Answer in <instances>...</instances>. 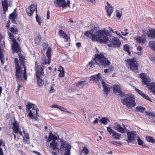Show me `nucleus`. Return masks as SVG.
Returning <instances> with one entry per match:
<instances>
[{
  "mask_svg": "<svg viewBox=\"0 0 155 155\" xmlns=\"http://www.w3.org/2000/svg\"><path fill=\"white\" fill-rule=\"evenodd\" d=\"M130 48L127 45H124V49L127 52H128L129 55L131 54V52L129 50Z\"/></svg>",
  "mask_w": 155,
  "mask_h": 155,
  "instance_id": "nucleus-40",
  "label": "nucleus"
},
{
  "mask_svg": "<svg viewBox=\"0 0 155 155\" xmlns=\"http://www.w3.org/2000/svg\"><path fill=\"white\" fill-rule=\"evenodd\" d=\"M35 18L36 21L38 22V24L40 25L41 23V19L40 17H38L37 13H36V14Z\"/></svg>",
  "mask_w": 155,
  "mask_h": 155,
  "instance_id": "nucleus-43",
  "label": "nucleus"
},
{
  "mask_svg": "<svg viewBox=\"0 0 155 155\" xmlns=\"http://www.w3.org/2000/svg\"><path fill=\"white\" fill-rule=\"evenodd\" d=\"M82 152L85 153L86 155H87L88 153L89 150L86 147L84 146L83 148Z\"/></svg>",
  "mask_w": 155,
  "mask_h": 155,
  "instance_id": "nucleus-47",
  "label": "nucleus"
},
{
  "mask_svg": "<svg viewBox=\"0 0 155 155\" xmlns=\"http://www.w3.org/2000/svg\"><path fill=\"white\" fill-rule=\"evenodd\" d=\"M8 0H2L1 1L2 5L5 14L6 12L8 11Z\"/></svg>",
  "mask_w": 155,
  "mask_h": 155,
  "instance_id": "nucleus-23",
  "label": "nucleus"
},
{
  "mask_svg": "<svg viewBox=\"0 0 155 155\" xmlns=\"http://www.w3.org/2000/svg\"><path fill=\"white\" fill-rule=\"evenodd\" d=\"M3 56H4V55L3 54H2V52H0V58L1 59V62L2 64L4 63V62L3 61H2V58H3Z\"/></svg>",
  "mask_w": 155,
  "mask_h": 155,
  "instance_id": "nucleus-53",
  "label": "nucleus"
},
{
  "mask_svg": "<svg viewBox=\"0 0 155 155\" xmlns=\"http://www.w3.org/2000/svg\"><path fill=\"white\" fill-rule=\"evenodd\" d=\"M135 90L144 99L148 100L151 102L152 101V100L148 96L147 94L144 93L142 91L136 88H135Z\"/></svg>",
  "mask_w": 155,
  "mask_h": 155,
  "instance_id": "nucleus-21",
  "label": "nucleus"
},
{
  "mask_svg": "<svg viewBox=\"0 0 155 155\" xmlns=\"http://www.w3.org/2000/svg\"><path fill=\"white\" fill-rule=\"evenodd\" d=\"M50 12L48 10L47 12V18L48 19H49L50 18Z\"/></svg>",
  "mask_w": 155,
  "mask_h": 155,
  "instance_id": "nucleus-57",
  "label": "nucleus"
},
{
  "mask_svg": "<svg viewBox=\"0 0 155 155\" xmlns=\"http://www.w3.org/2000/svg\"><path fill=\"white\" fill-rule=\"evenodd\" d=\"M12 49L13 54L15 52L18 53L21 51L20 46L17 41L13 42L12 46Z\"/></svg>",
  "mask_w": 155,
  "mask_h": 155,
  "instance_id": "nucleus-17",
  "label": "nucleus"
},
{
  "mask_svg": "<svg viewBox=\"0 0 155 155\" xmlns=\"http://www.w3.org/2000/svg\"><path fill=\"white\" fill-rule=\"evenodd\" d=\"M110 143L116 146H121L122 145L121 143L116 141H111Z\"/></svg>",
  "mask_w": 155,
  "mask_h": 155,
  "instance_id": "nucleus-46",
  "label": "nucleus"
},
{
  "mask_svg": "<svg viewBox=\"0 0 155 155\" xmlns=\"http://www.w3.org/2000/svg\"><path fill=\"white\" fill-rule=\"evenodd\" d=\"M38 113L37 112H36V113L35 114V118L36 120H38Z\"/></svg>",
  "mask_w": 155,
  "mask_h": 155,
  "instance_id": "nucleus-60",
  "label": "nucleus"
},
{
  "mask_svg": "<svg viewBox=\"0 0 155 155\" xmlns=\"http://www.w3.org/2000/svg\"><path fill=\"white\" fill-rule=\"evenodd\" d=\"M135 136V134L133 133V132H127V137L128 139L127 140V141L128 143L133 142Z\"/></svg>",
  "mask_w": 155,
  "mask_h": 155,
  "instance_id": "nucleus-19",
  "label": "nucleus"
},
{
  "mask_svg": "<svg viewBox=\"0 0 155 155\" xmlns=\"http://www.w3.org/2000/svg\"><path fill=\"white\" fill-rule=\"evenodd\" d=\"M8 35L10 38L12 40L13 42L16 41L15 39L14 38V36L13 33L9 32L8 33Z\"/></svg>",
  "mask_w": 155,
  "mask_h": 155,
  "instance_id": "nucleus-42",
  "label": "nucleus"
},
{
  "mask_svg": "<svg viewBox=\"0 0 155 155\" xmlns=\"http://www.w3.org/2000/svg\"><path fill=\"white\" fill-rule=\"evenodd\" d=\"M59 74V76L61 78H63L64 76V71H60Z\"/></svg>",
  "mask_w": 155,
  "mask_h": 155,
  "instance_id": "nucleus-51",
  "label": "nucleus"
},
{
  "mask_svg": "<svg viewBox=\"0 0 155 155\" xmlns=\"http://www.w3.org/2000/svg\"><path fill=\"white\" fill-rule=\"evenodd\" d=\"M149 46L155 51V41H151L149 42Z\"/></svg>",
  "mask_w": 155,
  "mask_h": 155,
  "instance_id": "nucleus-37",
  "label": "nucleus"
},
{
  "mask_svg": "<svg viewBox=\"0 0 155 155\" xmlns=\"http://www.w3.org/2000/svg\"><path fill=\"white\" fill-rule=\"evenodd\" d=\"M51 48L50 47H48V48L46 52V55L47 58V59H46L45 56L41 58L42 62L41 63V64L42 66H43L45 65L48 64L49 65L50 64L51 60Z\"/></svg>",
  "mask_w": 155,
  "mask_h": 155,
  "instance_id": "nucleus-6",
  "label": "nucleus"
},
{
  "mask_svg": "<svg viewBox=\"0 0 155 155\" xmlns=\"http://www.w3.org/2000/svg\"><path fill=\"white\" fill-rule=\"evenodd\" d=\"M10 33H12L14 34H17L18 32V29L16 28L11 27L9 29Z\"/></svg>",
  "mask_w": 155,
  "mask_h": 155,
  "instance_id": "nucleus-36",
  "label": "nucleus"
},
{
  "mask_svg": "<svg viewBox=\"0 0 155 155\" xmlns=\"http://www.w3.org/2000/svg\"><path fill=\"white\" fill-rule=\"evenodd\" d=\"M138 143L139 145H142L143 144V142L142 140L139 137L137 139Z\"/></svg>",
  "mask_w": 155,
  "mask_h": 155,
  "instance_id": "nucleus-50",
  "label": "nucleus"
},
{
  "mask_svg": "<svg viewBox=\"0 0 155 155\" xmlns=\"http://www.w3.org/2000/svg\"><path fill=\"white\" fill-rule=\"evenodd\" d=\"M123 105H125L129 109H131L136 105L135 99L134 96L132 94H127L125 97L121 100Z\"/></svg>",
  "mask_w": 155,
  "mask_h": 155,
  "instance_id": "nucleus-3",
  "label": "nucleus"
},
{
  "mask_svg": "<svg viewBox=\"0 0 155 155\" xmlns=\"http://www.w3.org/2000/svg\"><path fill=\"white\" fill-rule=\"evenodd\" d=\"M146 139L147 141L150 143H155V140L149 136H147L146 137Z\"/></svg>",
  "mask_w": 155,
  "mask_h": 155,
  "instance_id": "nucleus-34",
  "label": "nucleus"
},
{
  "mask_svg": "<svg viewBox=\"0 0 155 155\" xmlns=\"http://www.w3.org/2000/svg\"><path fill=\"white\" fill-rule=\"evenodd\" d=\"M41 40V37L40 35H38L36 37L35 39V43L39 45L40 44Z\"/></svg>",
  "mask_w": 155,
  "mask_h": 155,
  "instance_id": "nucleus-38",
  "label": "nucleus"
},
{
  "mask_svg": "<svg viewBox=\"0 0 155 155\" xmlns=\"http://www.w3.org/2000/svg\"><path fill=\"white\" fill-rule=\"evenodd\" d=\"M58 108H59V109L61 111H63L64 112H67V113H69V114L71 113V112L68 111L67 110V109H65V108H64V107H62L60 106V107H58Z\"/></svg>",
  "mask_w": 155,
  "mask_h": 155,
  "instance_id": "nucleus-45",
  "label": "nucleus"
},
{
  "mask_svg": "<svg viewBox=\"0 0 155 155\" xmlns=\"http://www.w3.org/2000/svg\"><path fill=\"white\" fill-rule=\"evenodd\" d=\"M135 90L144 99L148 100L151 102L152 101V100L148 96L147 94L144 93L142 91L136 88H135Z\"/></svg>",
  "mask_w": 155,
  "mask_h": 155,
  "instance_id": "nucleus-22",
  "label": "nucleus"
},
{
  "mask_svg": "<svg viewBox=\"0 0 155 155\" xmlns=\"http://www.w3.org/2000/svg\"><path fill=\"white\" fill-rule=\"evenodd\" d=\"M95 64H96L95 61H93V60H92V61L89 62L87 65L89 66L90 68H92L94 67Z\"/></svg>",
  "mask_w": 155,
  "mask_h": 155,
  "instance_id": "nucleus-41",
  "label": "nucleus"
},
{
  "mask_svg": "<svg viewBox=\"0 0 155 155\" xmlns=\"http://www.w3.org/2000/svg\"><path fill=\"white\" fill-rule=\"evenodd\" d=\"M32 152L37 154L38 155H41V154L39 152L37 151L33 150Z\"/></svg>",
  "mask_w": 155,
  "mask_h": 155,
  "instance_id": "nucleus-59",
  "label": "nucleus"
},
{
  "mask_svg": "<svg viewBox=\"0 0 155 155\" xmlns=\"http://www.w3.org/2000/svg\"><path fill=\"white\" fill-rule=\"evenodd\" d=\"M32 105L33 104L30 103H28L26 105V107L28 109V111L30 110H29L32 108Z\"/></svg>",
  "mask_w": 155,
  "mask_h": 155,
  "instance_id": "nucleus-49",
  "label": "nucleus"
},
{
  "mask_svg": "<svg viewBox=\"0 0 155 155\" xmlns=\"http://www.w3.org/2000/svg\"><path fill=\"white\" fill-rule=\"evenodd\" d=\"M58 34L60 37L64 39V41L67 42L70 40V36L67 35V34L62 30L58 31Z\"/></svg>",
  "mask_w": 155,
  "mask_h": 155,
  "instance_id": "nucleus-18",
  "label": "nucleus"
},
{
  "mask_svg": "<svg viewBox=\"0 0 155 155\" xmlns=\"http://www.w3.org/2000/svg\"><path fill=\"white\" fill-rule=\"evenodd\" d=\"M107 118L103 117L102 118L100 121L101 122V123L104 125H106L107 124Z\"/></svg>",
  "mask_w": 155,
  "mask_h": 155,
  "instance_id": "nucleus-44",
  "label": "nucleus"
},
{
  "mask_svg": "<svg viewBox=\"0 0 155 155\" xmlns=\"http://www.w3.org/2000/svg\"><path fill=\"white\" fill-rule=\"evenodd\" d=\"M107 131L110 134H112L113 137L115 139L119 140L120 139L121 135L113 130L110 127H108L107 128Z\"/></svg>",
  "mask_w": 155,
  "mask_h": 155,
  "instance_id": "nucleus-15",
  "label": "nucleus"
},
{
  "mask_svg": "<svg viewBox=\"0 0 155 155\" xmlns=\"http://www.w3.org/2000/svg\"><path fill=\"white\" fill-rule=\"evenodd\" d=\"M108 69L109 70V72H110L111 73H112L113 70V68L112 66H111L109 68V69Z\"/></svg>",
  "mask_w": 155,
  "mask_h": 155,
  "instance_id": "nucleus-58",
  "label": "nucleus"
},
{
  "mask_svg": "<svg viewBox=\"0 0 155 155\" xmlns=\"http://www.w3.org/2000/svg\"><path fill=\"white\" fill-rule=\"evenodd\" d=\"M87 82L86 81H79L77 83L76 85L77 87H79L80 86H81L82 87L85 85L87 84Z\"/></svg>",
  "mask_w": 155,
  "mask_h": 155,
  "instance_id": "nucleus-33",
  "label": "nucleus"
},
{
  "mask_svg": "<svg viewBox=\"0 0 155 155\" xmlns=\"http://www.w3.org/2000/svg\"><path fill=\"white\" fill-rule=\"evenodd\" d=\"M35 11L36 14L37 13L38 10L37 5L34 4H31L26 10L28 15L29 16H32Z\"/></svg>",
  "mask_w": 155,
  "mask_h": 155,
  "instance_id": "nucleus-10",
  "label": "nucleus"
},
{
  "mask_svg": "<svg viewBox=\"0 0 155 155\" xmlns=\"http://www.w3.org/2000/svg\"><path fill=\"white\" fill-rule=\"evenodd\" d=\"M97 30L93 28L90 31H87L84 32L85 36L91 39L93 41H97L101 43L107 42L108 39L106 38L107 31L102 30L98 31V34L96 35L95 34Z\"/></svg>",
  "mask_w": 155,
  "mask_h": 155,
  "instance_id": "nucleus-1",
  "label": "nucleus"
},
{
  "mask_svg": "<svg viewBox=\"0 0 155 155\" xmlns=\"http://www.w3.org/2000/svg\"><path fill=\"white\" fill-rule=\"evenodd\" d=\"M19 60L21 65L23 67L25 65V57L22 54L19 53L18 54Z\"/></svg>",
  "mask_w": 155,
  "mask_h": 155,
  "instance_id": "nucleus-25",
  "label": "nucleus"
},
{
  "mask_svg": "<svg viewBox=\"0 0 155 155\" xmlns=\"http://www.w3.org/2000/svg\"><path fill=\"white\" fill-rule=\"evenodd\" d=\"M136 41L139 44H144L146 41V37L145 36H137L136 38Z\"/></svg>",
  "mask_w": 155,
  "mask_h": 155,
  "instance_id": "nucleus-20",
  "label": "nucleus"
},
{
  "mask_svg": "<svg viewBox=\"0 0 155 155\" xmlns=\"http://www.w3.org/2000/svg\"><path fill=\"white\" fill-rule=\"evenodd\" d=\"M116 16L118 18H120L121 16V15L119 12H117L116 13Z\"/></svg>",
  "mask_w": 155,
  "mask_h": 155,
  "instance_id": "nucleus-61",
  "label": "nucleus"
},
{
  "mask_svg": "<svg viewBox=\"0 0 155 155\" xmlns=\"http://www.w3.org/2000/svg\"><path fill=\"white\" fill-rule=\"evenodd\" d=\"M108 32L107 31L106 38L108 39L107 42L104 43H110L108 45V46L110 47H113L114 48H119L120 47L121 43L117 38L115 37H112V36H110L108 37Z\"/></svg>",
  "mask_w": 155,
  "mask_h": 155,
  "instance_id": "nucleus-5",
  "label": "nucleus"
},
{
  "mask_svg": "<svg viewBox=\"0 0 155 155\" xmlns=\"http://www.w3.org/2000/svg\"><path fill=\"white\" fill-rule=\"evenodd\" d=\"M32 111H34L36 113V112H37L39 111L37 107V106H35V105L33 104V105H32Z\"/></svg>",
  "mask_w": 155,
  "mask_h": 155,
  "instance_id": "nucleus-48",
  "label": "nucleus"
},
{
  "mask_svg": "<svg viewBox=\"0 0 155 155\" xmlns=\"http://www.w3.org/2000/svg\"><path fill=\"white\" fill-rule=\"evenodd\" d=\"M140 78L142 79V82L147 85L148 88L150 91L152 92L153 94H154L155 93V83H149L150 79L147 77L145 74L141 73L140 74Z\"/></svg>",
  "mask_w": 155,
  "mask_h": 155,
  "instance_id": "nucleus-4",
  "label": "nucleus"
},
{
  "mask_svg": "<svg viewBox=\"0 0 155 155\" xmlns=\"http://www.w3.org/2000/svg\"><path fill=\"white\" fill-rule=\"evenodd\" d=\"M14 62L16 66L15 75L17 78L18 79L21 78V77L22 74V71H21V68L19 65L18 58H15Z\"/></svg>",
  "mask_w": 155,
  "mask_h": 155,
  "instance_id": "nucleus-9",
  "label": "nucleus"
},
{
  "mask_svg": "<svg viewBox=\"0 0 155 155\" xmlns=\"http://www.w3.org/2000/svg\"><path fill=\"white\" fill-rule=\"evenodd\" d=\"M92 60L95 61L96 64L100 67L104 68L109 66L111 63L108 59L105 57L103 53L95 54Z\"/></svg>",
  "mask_w": 155,
  "mask_h": 155,
  "instance_id": "nucleus-2",
  "label": "nucleus"
},
{
  "mask_svg": "<svg viewBox=\"0 0 155 155\" xmlns=\"http://www.w3.org/2000/svg\"><path fill=\"white\" fill-rule=\"evenodd\" d=\"M48 45L47 44L44 43L43 45V49H46Z\"/></svg>",
  "mask_w": 155,
  "mask_h": 155,
  "instance_id": "nucleus-63",
  "label": "nucleus"
},
{
  "mask_svg": "<svg viewBox=\"0 0 155 155\" xmlns=\"http://www.w3.org/2000/svg\"><path fill=\"white\" fill-rule=\"evenodd\" d=\"M54 3L56 7L66 8V4L65 0H55L54 1Z\"/></svg>",
  "mask_w": 155,
  "mask_h": 155,
  "instance_id": "nucleus-14",
  "label": "nucleus"
},
{
  "mask_svg": "<svg viewBox=\"0 0 155 155\" xmlns=\"http://www.w3.org/2000/svg\"><path fill=\"white\" fill-rule=\"evenodd\" d=\"M28 112L29 113L28 116L29 117V118L32 119H35V111L29 110Z\"/></svg>",
  "mask_w": 155,
  "mask_h": 155,
  "instance_id": "nucleus-31",
  "label": "nucleus"
},
{
  "mask_svg": "<svg viewBox=\"0 0 155 155\" xmlns=\"http://www.w3.org/2000/svg\"><path fill=\"white\" fill-rule=\"evenodd\" d=\"M114 129L117 131L121 133H124L125 132V130L122 127L120 124H118L117 123L116 124V125L114 127Z\"/></svg>",
  "mask_w": 155,
  "mask_h": 155,
  "instance_id": "nucleus-26",
  "label": "nucleus"
},
{
  "mask_svg": "<svg viewBox=\"0 0 155 155\" xmlns=\"http://www.w3.org/2000/svg\"><path fill=\"white\" fill-rule=\"evenodd\" d=\"M58 144V142H56L55 140H53L50 143V146L51 148H52L53 150H55L57 149Z\"/></svg>",
  "mask_w": 155,
  "mask_h": 155,
  "instance_id": "nucleus-30",
  "label": "nucleus"
},
{
  "mask_svg": "<svg viewBox=\"0 0 155 155\" xmlns=\"http://www.w3.org/2000/svg\"><path fill=\"white\" fill-rule=\"evenodd\" d=\"M92 79H93L94 81L97 82L99 81V80L101 78V74L99 73L96 75H94L91 76Z\"/></svg>",
  "mask_w": 155,
  "mask_h": 155,
  "instance_id": "nucleus-28",
  "label": "nucleus"
},
{
  "mask_svg": "<svg viewBox=\"0 0 155 155\" xmlns=\"http://www.w3.org/2000/svg\"><path fill=\"white\" fill-rule=\"evenodd\" d=\"M58 71H64V70L63 67L61 66H60Z\"/></svg>",
  "mask_w": 155,
  "mask_h": 155,
  "instance_id": "nucleus-52",
  "label": "nucleus"
},
{
  "mask_svg": "<svg viewBox=\"0 0 155 155\" xmlns=\"http://www.w3.org/2000/svg\"><path fill=\"white\" fill-rule=\"evenodd\" d=\"M17 16V15H15V14L14 12L11 13L10 15L9 18L12 19V22L14 23H16L15 18Z\"/></svg>",
  "mask_w": 155,
  "mask_h": 155,
  "instance_id": "nucleus-32",
  "label": "nucleus"
},
{
  "mask_svg": "<svg viewBox=\"0 0 155 155\" xmlns=\"http://www.w3.org/2000/svg\"><path fill=\"white\" fill-rule=\"evenodd\" d=\"M142 49V48L140 46H138L137 48V50L140 51H141Z\"/></svg>",
  "mask_w": 155,
  "mask_h": 155,
  "instance_id": "nucleus-62",
  "label": "nucleus"
},
{
  "mask_svg": "<svg viewBox=\"0 0 155 155\" xmlns=\"http://www.w3.org/2000/svg\"><path fill=\"white\" fill-rule=\"evenodd\" d=\"M146 114L147 115H148L149 116H152L153 114V113L151 112H146Z\"/></svg>",
  "mask_w": 155,
  "mask_h": 155,
  "instance_id": "nucleus-56",
  "label": "nucleus"
},
{
  "mask_svg": "<svg viewBox=\"0 0 155 155\" xmlns=\"http://www.w3.org/2000/svg\"><path fill=\"white\" fill-rule=\"evenodd\" d=\"M35 70L36 72V77H41L44 74L43 68L38 64L37 61H35Z\"/></svg>",
  "mask_w": 155,
  "mask_h": 155,
  "instance_id": "nucleus-12",
  "label": "nucleus"
},
{
  "mask_svg": "<svg viewBox=\"0 0 155 155\" xmlns=\"http://www.w3.org/2000/svg\"><path fill=\"white\" fill-rule=\"evenodd\" d=\"M146 109L144 107L141 106L137 107L136 108V110L137 111H140V112H143Z\"/></svg>",
  "mask_w": 155,
  "mask_h": 155,
  "instance_id": "nucleus-39",
  "label": "nucleus"
},
{
  "mask_svg": "<svg viewBox=\"0 0 155 155\" xmlns=\"http://www.w3.org/2000/svg\"><path fill=\"white\" fill-rule=\"evenodd\" d=\"M149 31L147 34L148 37L151 39L155 38V30L153 29H150Z\"/></svg>",
  "mask_w": 155,
  "mask_h": 155,
  "instance_id": "nucleus-27",
  "label": "nucleus"
},
{
  "mask_svg": "<svg viewBox=\"0 0 155 155\" xmlns=\"http://www.w3.org/2000/svg\"><path fill=\"white\" fill-rule=\"evenodd\" d=\"M61 142L60 150L61 151L65 150L64 155H70L71 148L70 145L67 143L66 141H64L62 140H61Z\"/></svg>",
  "mask_w": 155,
  "mask_h": 155,
  "instance_id": "nucleus-8",
  "label": "nucleus"
},
{
  "mask_svg": "<svg viewBox=\"0 0 155 155\" xmlns=\"http://www.w3.org/2000/svg\"><path fill=\"white\" fill-rule=\"evenodd\" d=\"M106 4L107 6H105V9L107 15L110 17L113 12V9L111 5L108 2H107Z\"/></svg>",
  "mask_w": 155,
  "mask_h": 155,
  "instance_id": "nucleus-24",
  "label": "nucleus"
},
{
  "mask_svg": "<svg viewBox=\"0 0 155 155\" xmlns=\"http://www.w3.org/2000/svg\"><path fill=\"white\" fill-rule=\"evenodd\" d=\"M13 125V129L14 133L15 134H18L19 133L21 135H22V132L21 131L19 130V123L16 120L12 124Z\"/></svg>",
  "mask_w": 155,
  "mask_h": 155,
  "instance_id": "nucleus-16",
  "label": "nucleus"
},
{
  "mask_svg": "<svg viewBox=\"0 0 155 155\" xmlns=\"http://www.w3.org/2000/svg\"><path fill=\"white\" fill-rule=\"evenodd\" d=\"M10 26V21L9 20H8L7 21V23L6 27L7 29H8V28L9 29Z\"/></svg>",
  "mask_w": 155,
  "mask_h": 155,
  "instance_id": "nucleus-54",
  "label": "nucleus"
},
{
  "mask_svg": "<svg viewBox=\"0 0 155 155\" xmlns=\"http://www.w3.org/2000/svg\"><path fill=\"white\" fill-rule=\"evenodd\" d=\"M81 44L80 42H77L76 43V46L78 48H79L81 46Z\"/></svg>",
  "mask_w": 155,
  "mask_h": 155,
  "instance_id": "nucleus-64",
  "label": "nucleus"
},
{
  "mask_svg": "<svg viewBox=\"0 0 155 155\" xmlns=\"http://www.w3.org/2000/svg\"><path fill=\"white\" fill-rule=\"evenodd\" d=\"M126 66L132 71L137 70L138 69L137 62L134 58L128 59L126 60Z\"/></svg>",
  "mask_w": 155,
  "mask_h": 155,
  "instance_id": "nucleus-7",
  "label": "nucleus"
},
{
  "mask_svg": "<svg viewBox=\"0 0 155 155\" xmlns=\"http://www.w3.org/2000/svg\"><path fill=\"white\" fill-rule=\"evenodd\" d=\"M41 77H37L38 85L40 87L43 86L44 84V81L41 78Z\"/></svg>",
  "mask_w": 155,
  "mask_h": 155,
  "instance_id": "nucleus-35",
  "label": "nucleus"
},
{
  "mask_svg": "<svg viewBox=\"0 0 155 155\" xmlns=\"http://www.w3.org/2000/svg\"><path fill=\"white\" fill-rule=\"evenodd\" d=\"M113 91L115 94H117L120 97L124 96V93L122 91L120 86L117 84H115L113 86Z\"/></svg>",
  "mask_w": 155,
  "mask_h": 155,
  "instance_id": "nucleus-11",
  "label": "nucleus"
},
{
  "mask_svg": "<svg viewBox=\"0 0 155 155\" xmlns=\"http://www.w3.org/2000/svg\"><path fill=\"white\" fill-rule=\"evenodd\" d=\"M101 83L103 88L104 94L105 95L106 97H107L110 90L111 87H109L108 84L105 83L103 80L101 81Z\"/></svg>",
  "mask_w": 155,
  "mask_h": 155,
  "instance_id": "nucleus-13",
  "label": "nucleus"
},
{
  "mask_svg": "<svg viewBox=\"0 0 155 155\" xmlns=\"http://www.w3.org/2000/svg\"><path fill=\"white\" fill-rule=\"evenodd\" d=\"M57 139L58 138H57L56 136L54 135L51 133H49L48 137L47 139L48 141H50L52 140H53Z\"/></svg>",
  "mask_w": 155,
  "mask_h": 155,
  "instance_id": "nucleus-29",
  "label": "nucleus"
},
{
  "mask_svg": "<svg viewBox=\"0 0 155 155\" xmlns=\"http://www.w3.org/2000/svg\"><path fill=\"white\" fill-rule=\"evenodd\" d=\"M60 106H58L56 104H53L52 105L51 107L52 108H57L59 109V108L58 107H60Z\"/></svg>",
  "mask_w": 155,
  "mask_h": 155,
  "instance_id": "nucleus-55",
  "label": "nucleus"
}]
</instances>
